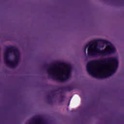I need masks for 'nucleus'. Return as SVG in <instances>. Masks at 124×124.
Instances as JSON below:
<instances>
[{"instance_id": "obj_2", "label": "nucleus", "mask_w": 124, "mask_h": 124, "mask_svg": "<svg viewBox=\"0 0 124 124\" xmlns=\"http://www.w3.org/2000/svg\"><path fill=\"white\" fill-rule=\"evenodd\" d=\"M96 42H102L106 44L105 49L100 50L98 48L97 45L95 44V41H93L87 44L84 48V54L86 55V50L87 49L88 57H96L97 56H108L109 54H114L116 52L115 46L109 41L98 39Z\"/></svg>"}, {"instance_id": "obj_3", "label": "nucleus", "mask_w": 124, "mask_h": 124, "mask_svg": "<svg viewBox=\"0 0 124 124\" xmlns=\"http://www.w3.org/2000/svg\"><path fill=\"white\" fill-rule=\"evenodd\" d=\"M47 71L49 75L56 80L65 81L70 78L72 69L71 65L65 64L62 66L48 67Z\"/></svg>"}, {"instance_id": "obj_1", "label": "nucleus", "mask_w": 124, "mask_h": 124, "mask_svg": "<svg viewBox=\"0 0 124 124\" xmlns=\"http://www.w3.org/2000/svg\"><path fill=\"white\" fill-rule=\"evenodd\" d=\"M100 61L102 62L93 61L88 63L87 71L90 75L97 78H106L115 73L119 63L118 58H105Z\"/></svg>"}, {"instance_id": "obj_4", "label": "nucleus", "mask_w": 124, "mask_h": 124, "mask_svg": "<svg viewBox=\"0 0 124 124\" xmlns=\"http://www.w3.org/2000/svg\"><path fill=\"white\" fill-rule=\"evenodd\" d=\"M20 61V52L16 47H8L4 52V62L5 63L12 68L18 65Z\"/></svg>"}]
</instances>
